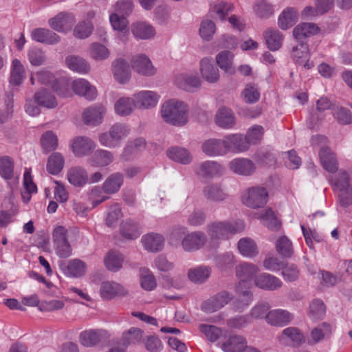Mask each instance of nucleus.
I'll use <instances>...</instances> for the list:
<instances>
[{
    "mask_svg": "<svg viewBox=\"0 0 352 352\" xmlns=\"http://www.w3.org/2000/svg\"><path fill=\"white\" fill-rule=\"evenodd\" d=\"M187 105L179 100L172 99L164 102L161 109L164 120L173 126H182L188 122Z\"/></svg>",
    "mask_w": 352,
    "mask_h": 352,
    "instance_id": "f257e3e1",
    "label": "nucleus"
},
{
    "mask_svg": "<svg viewBox=\"0 0 352 352\" xmlns=\"http://www.w3.org/2000/svg\"><path fill=\"white\" fill-rule=\"evenodd\" d=\"M240 231V226L237 222L218 221L208 226L207 232L210 241L216 246L219 241L229 239Z\"/></svg>",
    "mask_w": 352,
    "mask_h": 352,
    "instance_id": "f03ea898",
    "label": "nucleus"
},
{
    "mask_svg": "<svg viewBox=\"0 0 352 352\" xmlns=\"http://www.w3.org/2000/svg\"><path fill=\"white\" fill-rule=\"evenodd\" d=\"M130 133L129 127L121 123H116L111 126L109 131L100 134L98 140L100 143L108 148H116L120 146L123 139Z\"/></svg>",
    "mask_w": 352,
    "mask_h": 352,
    "instance_id": "7ed1b4c3",
    "label": "nucleus"
},
{
    "mask_svg": "<svg viewBox=\"0 0 352 352\" xmlns=\"http://www.w3.org/2000/svg\"><path fill=\"white\" fill-rule=\"evenodd\" d=\"M224 170L223 166L217 162L206 160L197 166L195 173L199 179H211L223 175Z\"/></svg>",
    "mask_w": 352,
    "mask_h": 352,
    "instance_id": "20e7f679",
    "label": "nucleus"
},
{
    "mask_svg": "<svg viewBox=\"0 0 352 352\" xmlns=\"http://www.w3.org/2000/svg\"><path fill=\"white\" fill-rule=\"evenodd\" d=\"M232 298L227 292H221L202 303L201 309L207 313H213L223 307Z\"/></svg>",
    "mask_w": 352,
    "mask_h": 352,
    "instance_id": "39448f33",
    "label": "nucleus"
},
{
    "mask_svg": "<svg viewBox=\"0 0 352 352\" xmlns=\"http://www.w3.org/2000/svg\"><path fill=\"white\" fill-rule=\"evenodd\" d=\"M206 241V235L204 232L195 231L185 235L181 245L185 251L194 252L201 248Z\"/></svg>",
    "mask_w": 352,
    "mask_h": 352,
    "instance_id": "423d86ee",
    "label": "nucleus"
},
{
    "mask_svg": "<svg viewBox=\"0 0 352 352\" xmlns=\"http://www.w3.org/2000/svg\"><path fill=\"white\" fill-rule=\"evenodd\" d=\"M70 146L76 157H82L91 153L96 145L89 138L78 136L71 140Z\"/></svg>",
    "mask_w": 352,
    "mask_h": 352,
    "instance_id": "0eeeda50",
    "label": "nucleus"
},
{
    "mask_svg": "<svg viewBox=\"0 0 352 352\" xmlns=\"http://www.w3.org/2000/svg\"><path fill=\"white\" fill-rule=\"evenodd\" d=\"M268 199V193L265 188L252 187L248 191L245 204L252 208L264 206Z\"/></svg>",
    "mask_w": 352,
    "mask_h": 352,
    "instance_id": "6e6552de",
    "label": "nucleus"
},
{
    "mask_svg": "<svg viewBox=\"0 0 352 352\" xmlns=\"http://www.w3.org/2000/svg\"><path fill=\"white\" fill-rule=\"evenodd\" d=\"M72 88L76 94L82 96L88 100H94L97 97L96 88L85 79L78 78L74 80Z\"/></svg>",
    "mask_w": 352,
    "mask_h": 352,
    "instance_id": "1a4fd4ad",
    "label": "nucleus"
},
{
    "mask_svg": "<svg viewBox=\"0 0 352 352\" xmlns=\"http://www.w3.org/2000/svg\"><path fill=\"white\" fill-rule=\"evenodd\" d=\"M74 22L73 15L63 12L51 18L48 21L50 26L58 32H66L71 30Z\"/></svg>",
    "mask_w": 352,
    "mask_h": 352,
    "instance_id": "9d476101",
    "label": "nucleus"
},
{
    "mask_svg": "<svg viewBox=\"0 0 352 352\" xmlns=\"http://www.w3.org/2000/svg\"><path fill=\"white\" fill-rule=\"evenodd\" d=\"M136 107L140 109H150L155 107L160 96L153 91H142L133 95Z\"/></svg>",
    "mask_w": 352,
    "mask_h": 352,
    "instance_id": "9b49d317",
    "label": "nucleus"
},
{
    "mask_svg": "<svg viewBox=\"0 0 352 352\" xmlns=\"http://www.w3.org/2000/svg\"><path fill=\"white\" fill-rule=\"evenodd\" d=\"M292 314L287 310L277 309L268 311L265 320L272 326L283 327L288 324L293 319Z\"/></svg>",
    "mask_w": 352,
    "mask_h": 352,
    "instance_id": "f8f14e48",
    "label": "nucleus"
},
{
    "mask_svg": "<svg viewBox=\"0 0 352 352\" xmlns=\"http://www.w3.org/2000/svg\"><path fill=\"white\" fill-rule=\"evenodd\" d=\"M131 65L136 72L143 76H152L156 72L151 60L144 54L133 56Z\"/></svg>",
    "mask_w": 352,
    "mask_h": 352,
    "instance_id": "ddd939ff",
    "label": "nucleus"
},
{
    "mask_svg": "<svg viewBox=\"0 0 352 352\" xmlns=\"http://www.w3.org/2000/svg\"><path fill=\"white\" fill-rule=\"evenodd\" d=\"M298 42L299 43L292 48V56L297 64L302 65L305 69H311L314 67V63L308 60V46L303 41Z\"/></svg>",
    "mask_w": 352,
    "mask_h": 352,
    "instance_id": "4468645a",
    "label": "nucleus"
},
{
    "mask_svg": "<svg viewBox=\"0 0 352 352\" xmlns=\"http://www.w3.org/2000/svg\"><path fill=\"white\" fill-rule=\"evenodd\" d=\"M100 292L102 298L106 300H110L116 296H124L127 294V291L121 285L113 281L102 282Z\"/></svg>",
    "mask_w": 352,
    "mask_h": 352,
    "instance_id": "2eb2a0df",
    "label": "nucleus"
},
{
    "mask_svg": "<svg viewBox=\"0 0 352 352\" xmlns=\"http://www.w3.org/2000/svg\"><path fill=\"white\" fill-rule=\"evenodd\" d=\"M201 150L208 157L223 156L226 154L223 140L217 138L206 140L201 146Z\"/></svg>",
    "mask_w": 352,
    "mask_h": 352,
    "instance_id": "dca6fc26",
    "label": "nucleus"
},
{
    "mask_svg": "<svg viewBox=\"0 0 352 352\" xmlns=\"http://www.w3.org/2000/svg\"><path fill=\"white\" fill-rule=\"evenodd\" d=\"M200 72L203 78L210 83H214L219 79V69L212 58H204L201 60Z\"/></svg>",
    "mask_w": 352,
    "mask_h": 352,
    "instance_id": "f3484780",
    "label": "nucleus"
},
{
    "mask_svg": "<svg viewBox=\"0 0 352 352\" xmlns=\"http://www.w3.org/2000/svg\"><path fill=\"white\" fill-rule=\"evenodd\" d=\"M31 38L38 43L46 45H54L60 41V38L57 34L49 29L41 28L34 29L31 32Z\"/></svg>",
    "mask_w": 352,
    "mask_h": 352,
    "instance_id": "a211bd4d",
    "label": "nucleus"
},
{
    "mask_svg": "<svg viewBox=\"0 0 352 352\" xmlns=\"http://www.w3.org/2000/svg\"><path fill=\"white\" fill-rule=\"evenodd\" d=\"M283 283L278 277L267 273L256 276L255 286L268 291H274L280 288Z\"/></svg>",
    "mask_w": 352,
    "mask_h": 352,
    "instance_id": "6ab92c4d",
    "label": "nucleus"
},
{
    "mask_svg": "<svg viewBox=\"0 0 352 352\" xmlns=\"http://www.w3.org/2000/svg\"><path fill=\"white\" fill-rule=\"evenodd\" d=\"M65 65L70 70L80 74H87L91 71L89 63L84 58L69 55L65 58Z\"/></svg>",
    "mask_w": 352,
    "mask_h": 352,
    "instance_id": "aec40b11",
    "label": "nucleus"
},
{
    "mask_svg": "<svg viewBox=\"0 0 352 352\" xmlns=\"http://www.w3.org/2000/svg\"><path fill=\"white\" fill-rule=\"evenodd\" d=\"M105 109L102 105L91 106L82 113V119L87 125L96 126L102 122Z\"/></svg>",
    "mask_w": 352,
    "mask_h": 352,
    "instance_id": "412c9836",
    "label": "nucleus"
},
{
    "mask_svg": "<svg viewBox=\"0 0 352 352\" xmlns=\"http://www.w3.org/2000/svg\"><path fill=\"white\" fill-rule=\"evenodd\" d=\"M60 267L65 274L75 278L83 276L86 272V264L77 258L72 259L67 263H61Z\"/></svg>",
    "mask_w": 352,
    "mask_h": 352,
    "instance_id": "4be33fe9",
    "label": "nucleus"
},
{
    "mask_svg": "<svg viewBox=\"0 0 352 352\" xmlns=\"http://www.w3.org/2000/svg\"><path fill=\"white\" fill-rule=\"evenodd\" d=\"M131 32L137 39L147 40L155 36V30L148 23L137 21L131 27Z\"/></svg>",
    "mask_w": 352,
    "mask_h": 352,
    "instance_id": "5701e85b",
    "label": "nucleus"
},
{
    "mask_svg": "<svg viewBox=\"0 0 352 352\" xmlns=\"http://www.w3.org/2000/svg\"><path fill=\"white\" fill-rule=\"evenodd\" d=\"M215 122L222 129H231L236 124L234 113L228 108L221 107L217 111L215 115Z\"/></svg>",
    "mask_w": 352,
    "mask_h": 352,
    "instance_id": "b1692460",
    "label": "nucleus"
},
{
    "mask_svg": "<svg viewBox=\"0 0 352 352\" xmlns=\"http://www.w3.org/2000/svg\"><path fill=\"white\" fill-rule=\"evenodd\" d=\"M68 182L76 187H82L88 183L89 177L87 170L81 166L70 168L67 173Z\"/></svg>",
    "mask_w": 352,
    "mask_h": 352,
    "instance_id": "393cba45",
    "label": "nucleus"
},
{
    "mask_svg": "<svg viewBox=\"0 0 352 352\" xmlns=\"http://www.w3.org/2000/svg\"><path fill=\"white\" fill-rule=\"evenodd\" d=\"M113 73L116 80L121 84L127 82L130 78V67L123 59L116 60L113 63Z\"/></svg>",
    "mask_w": 352,
    "mask_h": 352,
    "instance_id": "a878e982",
    "label": "nucleus"
},
{
    "mask_svg": "<svg viewBox=\"0 0 352 352\" xmlns=\"http://www.w3.org/2000/svg\"><path fill=\"white\" fill-rule=\"evenodd\" d=\"M320 30V28L315 23H301L294 28L293 34L298 41H302L307 37L318 34Z\"/></svg>",
    "mask_w": 352,
    "mask_h": 352,
    "instance_id": "bb28decb",
    "label": "nucleus"
},
{
    "mask_svg": "<svg viewBox=\"0 0 352 352\" xmlns=\"http://www.w3.org/2000/svg\"><path fill=\"white\" fill-rule=\"evenodd\" d=\"M216 61L219 67L226 74L232 75L236 72L234 65V54L232 52L224 50L219 52L216 56Z\"/></svg>",
    "mask_w": 352,
    "mask_h": 352,
    "instance_id": "cd10ccee",
    "label": "nucleus"
},
{
    "mask_svg": "<svg viewBox=\"0 0 352 352\" xmlns=\"http://www.w3.org/2000/svg\"><path fill=\"white\" fill-rule=\"evenodd\" d=\"M146 146L144 139L140 138L133 140H130L126 144L121 158L125 161L131 160L138 152L143 151Z\"/></svg>",
    "mask_w": 352,
    "mask_h": 352,
    "instance_id": "c85d7f7f",
    "label": "nucleus"
},
{
    "mask_svg": "<svg viewBox=\"0 0 352 352\" xmlns=\"http://www.w3.org/2000/svg\"><path fill=\"white\" fill-rule=\"evenodd\" d=\"M297 10L292 7L286 8L278 16V24L280 29L287 30L292 27L298 21Z\"/></svg>",
    "mask_w": 352,
    "mask_h": 352,
    "instance_id": "c756f323",
    "label": "nucleus"
},
{
    "mask_svg": "<svg viewBox=\"0 0 352 352\" xmlns=\"http://www.w3.org/2000/svg\"><path fill=\"white\" fill-rule=\"evenodd\" d=\"M323 168L331 173H336L338 169V163L334 153L329 148H322L319 153Z\"/></svg>",
    "mask_w": 352,
    "mask_h": 352,
    "instance_id": "7c9ffc66",
    "label": "nucleus"
},
{
    "mask_svg": "<svg viewBox=\"0 0 352 352\" xmlns=\"http://www.w3.org/2000/svg\"><path fill=\"white\" fill-rule=\"evenodd\" d=\"M120 234L127 239H135L142 233L140 225L132 219H126L120 224Z\"/></svg>",
    "mask_w": 352,
    "mask_h": 352,
    "instance_id": "2f4dec72",
    "label": "nucleus"
},
{
    "mask_svg": "<svg viewBox=\"0 0 352 352\" xmlns=\"http://www.w3.org/2000/svg\"><path fill=\"white\" fill-rule=\"evenodd\" d=\"M203 195L208 200L215 202L222 201L227 197V194L219 184L206 185L203 188Z\"/></svg>",
    "mask_w": 352,
    "mask_h": 352,
    "instance_id": "473e14b6",
    "label": "nucleus"
},
{
    "mask_svg": "<svg viewBox=\"0 0 352 352\" xmlns=\"http://www.w3.org/2000/svg\"><path fill=\"white\" fill-rule=\"evenodd\" d=\"M103 330H87L82 331L80 335V343L87 347H91L98 344L105 335Z\"/></svg>",
    "mask_w": 352,
    "mask_h": 352,
    "instance_id": "72a5a7b5",
    "label": "nucleus"
},
{
    "mask_svg": "<svg viewBox=\"0 0 352 352\" xmlns=\"http://www.w3.org/2000/svg\"><path fill=\"white\" fill-rule=\"evenodd\" d=\"M166 153L171 160L182 164H188L192 160V155L188 150L182 147L173 146L169 148Z\"/></svg>",
    "mask_w": 352,
    "mask_h": 352,
    "instance_id": "f704fd0d",
    "label": "nucleus"
},
{
    "mask_svg": "<svg viewBox=\"0 0 352 352\" xmlns=\"http://www.w3.org/2000/svg\"><path fill=\"white\" fill-rule=\"evenodd\" d=\"M36 104L47 109H54L58 105V102L54 94L47 90L42 89L34 95Z\"/></svg>",
    "mask_w": 352,
    "mask_h": 352,
    "instance_id": "c9c22d12",
    "label": "nucleus"
},
{
    "mask_svg": "<svg viewBox=\"0 0 352 352\" xmlns=\"http://www.w3.org/2000/svg\"><path fill=\"white\" fill-rule=\"evenodd\" d=\"M144 248L151 252L160 251L164 246V239L159 234H148L142 238Z\"/></svg>",
    "mask_w": 352,
    "mask_h": 352,
    "instance_id": "e433bc0d",
    "label": "nucleus"
},
{
    "mask_svg": "<svg viewBox=\"0 0 352 352\" xmlns=\"http://www.w3.org/2000/svg\"><path fill=\"white\" fill-rule=\"evenodd\" d=\"M332 334L331 327L327 322H322L314 328L310 333L311 344H317L329 338Z\"/></svg>",
    "mask_w": 352,
    "mask_h": 352,
    "instance_id": "4c0bfd02",
    "label": "nucleus"
},
{
    "mask_svg": "<svg viewBox=\"0 0 352 352\" xmlns=\"http://www.w3.org/2000/svg\"><path fill=\"white\" fill-rule=\"evenodd\" d=\"M212 272L211 267L206 265H200L191 268L188 272V278L195 283H203L210 277Z\"/></svg>",
    "mask_w": 352,
    "mask_h": 352,
    "instance_id": "58836bf2",
    "label": "nucleus"
},
{
    "mask_svg": "<svg viewBox=\"0 0 352 352\" xmlns=\"http://www.w3.org/2000/svg\"><path fill=\"white\" fill-rule=\"evenodd\" d=\"M124 177L120 173H115L110 175L102 184L104 192L113 194L117 192L123 184Z\"/></svg>",
    "mask_w": 352,
    "mask_h": 352,
    "instance_id": "ea45409f",
    "label": "nucleus"
},
{
    "mask_svg": "<svg viewBox=\"0 0 352 352\" xmlns=\"http://www.w3.org/2000/svg\"><path fill=\"white\" fill-rule=\"evenodd\" d=\"M263 37L270 50H278L283 43V34L278 30L267 29L263 32Z\"/></svg>",
    "mask_w": 352,
    "mask_h": 352,
    "instance_id": "a19ab883",
    "label": "nucleus"
},
{
    "mask_svg": "<svg viewBox=\"0 0 352 352\" xmlns=\"http://www.w3.org/2000/svg\"><path fill=\"white\" fill-rule=\"evenodd\" d=\"M258 218L262 223L270 230H277L281 226L280 220L277 217L275 212L270 208L265 210Z\"/></svg>",
    "mask_w": 352,
    "mask_h": 352,
    "instance_id": "79ce46f5",
    "label": "nucleus"
},
{
    "mask_svg": "<svg viewBox=\"0 0 352 352\" xmlns=\"http://www.w3.org/2000/svg\"><path fill=\"white\" fill-rule=\"evenodd\" d=\"M65 158L60 153L55 152L52 153L48 157L46 168L49 173L52 175H58L61 172L64 167Z\"/></svg>",
    "mask_w": 352,
    "mask_h": 352,
    "instance_id": "37998d69",
    "label": "nucleus"
},
{
    "mask_svg": "<svg viewBox=\"0 0 352 352\" xmlns=\"http://www.w3.org/2000/svg\"><path fill=\"white\" fill-rule=\"evenodd\" d=\"M143 333L144 332L142 329L137 327H131L122 333L120 342L124 346L138 344L143 338Z\"/></svg>",
    "mask_w": 352,
    "mask_h": 352,
    "instance_id": "c03bdc74",
    "label": "nucleus"
},
{
    "mask_svg": "<svg viewBox=\"0 0 352 352\" xmlns=\"http://www.w3.org/2000/svg\"><path fill=\"white\" fill-rule=\"evenodd\" d=\"M114 157L111 152L98 149L93 154L91 163L95 166L104 167L112 163Z\"/></svg>",
    "mask_w": 352,
    "mask_h": 352,
    "instance_id": "a18cd8bd",
    "label": "nucleus"
},
{
    "mask_svg": "<svg viewBox=\"0 0 352 352\" xmlns=\"http://www.w3.org/2000/svg\"><path fill=\"white\" fill-rule=\"evenodd\" d=\"M136 108L134 98H121L115 103L116 113L120 116H125L131 114Z\"/></svg>",
    "mask_w": 352,
    "mask_h": 352,
    "instance_id": "49530a36",
    "label": "nucleus"
},
{
    "mask_svg": "<svg viewBox=\"0 0 352 352\" xmlns=\"http://www.w3.org/2000/svg\"><path fill=\"white\" fill-rule=\"evenodd\" d=\"M123 261V256L114 250L109 251L104 258V263L107 270L113 272H117L121 269Z\"/></svg>",
    "mask_w": 352,
    "mask_h": 352,
    "instance_id": "de8ad7c7",
    "label": "nucleus"
},
{
    "mask_svg": "<svg viewBox=\"0 0 352 352\" xmlns=\"http://www.w3.org/2000/svg\"><path fill=\"white\" fill-rule=\"evenodd\" d=\"M264 129L262 126L254 125L252 126L246 133L245 135V143H243V151L247 150L250 144H256L259 143L264 133Z\"/></svg>",
    "mask_w": 352,
    "mask_h": 352,
    "instance_id": "09e8293b",
    "label": "nucleus"
},
{
    "mask_svg": "<svg viewBox=\"0 0 352 352\" xmlns=\"http://www.w3.org/2000/svg\"><path fill=\"white\" fill-rule=\"evenodd\" d=\"M258 272V267L254 264L243 263V288L251 289L255 286L256 275Z\"/></svg>",
    "mask_w": 352,
    "mask_h": 352,
    "instance_id": "8fccbe9b",
    "label": "nucleus"
},
{
    "mask_svg": "<svg viewBox=\"0 0 352 352\" xmlns=\"http://www.w3.org/2000/svg\"><path fill=\"white\" fill-rule=\"evenodd\" d=\"M25 78V69L18 59H14L12 63V69L10 82L13 85H19Z\"/></svg>",
    "mask_w": 352,
    "mask_h": 352,
    "instance_id": "3c124183",
    "label": "nucleus"
},
{
    "mask_svg": "<svg viewBox=\"0 0 352 352\" xmlns=\"http://www.w3.org/2000/svg\"><path fill=\"white\" fill-rule=\"evenodd\" d=\"M261 94L257 84L247 82L243 89V100L249 104H254L260 100Z\"/></svg>",
    "mask_w": 352,
    "mask_h": 352,
    "instance_id": "603ef678",
    "label": "nucleus"
},
{
    "mask_svg": "<svg viewBox=\"0 0 352 352\" xmlns=\"http://www.w3.org/2000/svg\"><path fill=\"white\" fill-rule=\"evenodd\" d=\"M349 181L350 177L348 173L345 171H340L334 179H331V182L333 185L336 190H338L340 195H345L349 191Z\"/></svg>",
    "mask_w": 352,
    "mask_h": 352,
    "instance_id": "864d4df0",
    "label": "nucleus"
},
{
    "mask_svg": "<svg viewBox=\"0 0 352 352\" xmlns=\"http://www.w3.org/2000/svg\"><path fill=\"white\" fill-rule=\"evenodd\" d=\"M178 85L187 91L193 92L201 86V80L195 74H186L182 77Z\"/></svg>",
    "mask_w": 352,
    "mask_h": 352,
    "instance_id": "5fc2aeb1",
    "label": "nucleus"
},
{
    "mask_svg": "<svg viewBox=\"0 0 352 352\" xmlns=\"http://www.w3.org/2000/svg\"><path fill=\"white\" fill-rule=\"evenodd\" d=\"M223 143L226 153L228 151L239 153L242 151V135L241 134H232L226 136Z\"/></svg>",
    "mask_w": 352,
    "mask_h": 352,
    "instance_id": "6e6d98bb",
    "label": "nucleus"
},
{
    "mask_svg": "<svg viewBox=\"0 0 352 352\" xmlns=\"http://www.w3.org/2000/svg\"><path fill=\"white\" fill-rule=\"evenodd\" d=\"M89 55L95 60H103L109 58L110 52L104 45L93 43L89 46Z\"/></svg>",
    "mask_w": 352,
    "mask_h": 352,
    "instance_id": "4d7b16f0",
    "label": "nucleus"
},
{
    "mask_svg": "<svg viewBox=\"0 0 352 352\" xmlns=\"http://www.w3.org/2000/svg\"><path fill=\"white\" fill-rule=\"evenodd\" d=\"M276 249L283 258H290L294 253L292 243L285 236L280 237L276 241Z\"/></svg>",
    "mask_w": 352,
    "mask_h": 352,
    "instance_id": "13d9d810",
    "label": "nucleus"
},
{
    "mask_svg": "<svg viewBox=\"0 0 352 352\" xmlns=\"http://www.w3.org/2000/svg\"><path fill=\"white\" fill-rule=\"evenodd\" d=\"M41 144L45 152L54 151L58 146L57 136L52 131H47L42 135Z\"/></svg>",
    "mask_w": 352,
    "mask_h": 352,
    "instance_id": "bf43d9fd",
    "label": "nucleus"
},
{
    "mask_svg": "<svg viewBox=\"0 0 352 352\" xmlns=\"http://www.w3.org/2000/svg\"><path fill=\"white\" fill-rule=\"evenodd\" d=\"M14 173V162L8 156L0 157V175L5 179H10Z\"/></svg>",
    "mask_w": 352,
    "mask_h": 352,
    "instance_id": "052dcab7",
    "label": "nucleus"
},
{
    "mask_svg": "<svg viewBox=\"0 0 352 352\" xmlns=\"http://www.w3.org/2000/svg\"><path fill=\"white\" fill-rule=\"evenodd\" d=\"M254 13L260 18H268L274 13L273 6L265 0H258L254 6Z\"/></svg>",
    "mask_w": 352,
    "mask_h": 352,
    "instance_id": "680f3d73",
    "label": "nucleus"
},
{
    "mask_svg": "<svg viewBox=\"0 0 352 352\" xmlns=\"http://www.w3.org/2000/svg\"><path fill=\"white\" fill-rule=\"evenodd\" d=\"M199 330L206 337V338L211 342L217 341L222 336L221 329L210 324H201L199 325Z\"/></svg>",
    "mask_w": 352,
    "mask_h": 352,
    "instance_id": "e2e57ef3",
    "label": "nucleus"
},
{
    "mask_svg": "<svg viewBox=\"0 0 352 352\" xmlns=\"http://www.w3.org/2000/svg\"><path fill=\"white\" fill-rule=\"evenodd\" d=\"M326 314V306L324 302L319 300H314L310 305L309 316L315 320H322Z\"/></svg>",
    "mask_w": 352,
    "mask_h": 352,
    "instance_id": "0e129e2a",
    "label": "nucleus"
},
{
    "mask_svg": "<svg viewBox=\"0 0 352 352\" xmlns=\"http://www.w3.org/2000/svg\"><path fill=\"white\" fill-rule=\"evenodd\" d=\"M221 349L224 352H242V338L240 336H230L221 344Z\"/></svg>",
    "mask_w": 352,
    "mask_h": 352,
    "instance_id": "69168bd1",
    "label": "nucleus"
},
{
    "mask_svg": "<svg viewBox=\"0 0 352 352\" xmlns=\"http://www.w3.org/2000/svg\"><path fill=\"white\" fill-rule=\"evenodd\" d=\"M217 267L221 271H228L234 265L236 261L232 253L227 252L224 254L218 256L216 258Z\"/></svg>",
    "mask_w": 352,
    "mask_h": 352,
    "instance_id": "338daca9",
    "label": "nucleus"
},
{
    "mask_svg": "<svg viewBox=\"0 0 352 352\" xmlns=\"http://www.w3.org/2000/svg\"><path fill=\"white\" fill-rule=\"evenodd\" d=\"M334 118L341 124H349L352 122V113L350 110L342 107L333 109Z\"/></svg>",
    "mask_w": 352,
    "mask_h": 352,
    "instance_id": "774afa93",
    "label": "nucleus"
}]
</instances>
